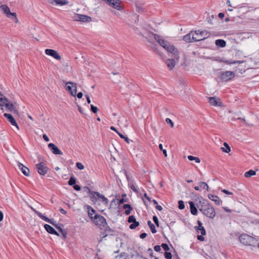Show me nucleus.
<instances>
[{"instance_id": "f257e3e1", "label": "nucleus", "mask_w": 259, "mask_h": 259, "mask_svg": "<svg viewBox=\"0 0 259 259\" xmlns=\"http://www.w3.org/2000/svg\"><path fill=\"white\" fill-rule=\"evenodd\" d=\"M154 38L160 46L162 47L167 52L172 53L175 59L179 58V52L173 45H171L168 41L163 39L160 36L157 34L154 35Z\"/></svg>"}, {"instance_id": "f03ea898", "label": "nucleus", "mask_w": 259, "mask_h": 259, "mask_svg": "<svg viewBox=\"0 0 259 259\" xmlns=\"http://www.w3.org/2000/svg\"><path fill=\"white\" fill-rule=\"evenodd\" d=\"M200 211L204 215L210 219H213L215 216V211L213 207L208 202L204 200L200 207L197 206Z\"/></svg>"}, {"instance_id": "7ed1b4c3", "label": "nucleus", "mask_w": 259, "mask_h": 259, "mask_svg": "<svg viewBox=\"0 0 259 259\" xmlns=\"http://www.w3.org/2000/svg\"><path fill=\"white\" fill-rule=\"evenodd\" d=\"M209 36L210 33L207 31L198 30L192 34V39L193 41H199L208 38Z\"/></svg>"}, {"instance_id": "20e7f679", "label": "nucleus", "mask_w": 259, "mask_h": 259, "mask_svg": "<svg viewBox=\"0 0 259 259\" xmlns=\"http://www.w3.org/2000/svg\"><path fill=\"white\" fill-rule=\"evenodd\" d=\"M239 239L241 243L243 244L244 245L249 246L253 245L256 241L254 237L247 234H241L239 236Z\"/></svg>"}, {"instance_id": "39448f33", "label": "nucleus", "mask_w": 259, "mask_h": 259, "mask_svg": "<svg viewBox=\"0 0 259 259\" xmlns=\"http://www.w3.org/2000/svg\"><path fill=\"white\" fill-rule=\"evenodd\" d=\"M89 196L91 200L94 203H96L98 200L100 199H101L103 203L106 204L108 203V199L98 192L92 191L91 193L89 194Z\"/></svg>"}, {"instance_id": "423d86ee", "label": "nucleus", "mask_w": 259, "mask_h": 259, "mask_svg": "<svg viewBox=\"0 0 259 259\" xmlns=\"http://www.w3.org/2000/svg\"><path fill=\"white\" fill-rule=\"evenodd\" d=\"M0 9L1 11L3 12V13L5 14L8 18L13 20L16 23H17L18 22V19L17 18L16 13L15 12H11L10 8L8 7V6L6 5H2L0 6Z\"/></svg>"}, {"instance_id": "0eeeda50", "label": "nucleus", "mask_w": 259, "mask_h": 259, "mask_svg": "<svg viewBox=\"0 0 259 259\" xmlns=\"http://www.w3.org/2000/svg\"><path fill=\"white\" fill-rule=\"evenodd\" d=\"M39 158L40 162L35 165V168L39 175L44 176L47 174L48 167L47 166L46 164L42 161L43 158H42L40 155Z\"/></svg>"}, {"instance_id": "6e6552de", "label": "nucleus", "mask_w": 259, "mask_h": 259, "mask_svg": "<svg viewBox=\"0 0 259 259\" xmlns=\"http://www.w3.org/2000/svg\"><path fill=\"white\" fill-rule=\"evenodd\" d=\"M92 221L100 229H104L107 223L105 218L100 214H95Z\"/></svg>"}, {"instance_id": "1a4fd4ad", "label": "nucleus", "mask_w": 259, "mask_h": 259, "mask_svg": "<svg viewBox=\"0 0 259 259\" xmlns=\"http://www.w3.org/2000/svg\"><path fill=\"white\" fill-rule=\"evenodd\" d=\"M234 76L235 73L233 71H226L221 72L219 78L222 81H228L234 78Z\"/></svg>"}, {"instance_id": "9d476101", "label": "nucleus", "mask_w": 259, "mask_h": 259, "mask_svg": "<svg viewBox=\"0 0 259 259\" xmlns=\"http://www.w3.org/2000/svg\"><path fill=\"white\" fill-rule=\"evenodd\" d=\"M5 107L8 111L9 112H12L14 113H17V110L16 109L13 103L9 102V100L7 98V101H4L2 103L0 104V107L1 110H4V107Z\"/></svg>"}, {"instance_id": "9b49d317", "label": "nucleus", "mask_w": 259, "mask_h": 259, "mask_svg": "<svg viewBox=\"0 0 259 259\" xmlns=\"http://www.w3.org/2000/svg\"><path fill=\"white\" fill-rule=\"evenodd\" d=\"M66 87L67 90L72 96H76V94L77 92V84L76 83L69 81L66 83Z\"/></svg>"}, {"instance_id": "f8f14e48", "label": "nucleus", "mask_w": 259, "mask_h": 259, "mask_svg": "<svg viewBox=\"0 0 259 259\" xmlns=\"http://www.w3.org/2000/svg\"><path fill=\"white\" fill-rule=\"evenodd\" d=\"M45 53L48 55L53 57L57 60H60L61 57L59 53L55 50L53 49H47L45 50Z\"/></svg>"}, {"instance_id": "ddd939ff", "label": "nucleus", "mask_w": 259, "mask_h": 259, "mask_svg": "<svg viewBox=\"0 0 259 259\" xmlns=\"http://www.w3.org/2000/svg\"><path fill=\"white\" fill-rule=\"evenodd\" d=\"M74 19L75 21H79L82 22H89L92 20L91 17L88 16L78 14L75 15Z\"/></svg>"}, {"instance_id": "4468645a", "label": "nucleus", "mask_w": 259, "mask_h": 259, "mask_svg": "<svg viewBox=\"0 0 259 259\" xmlns=\"http://www.w3.org/2000/svg\"><path fill=\"white\" fill-rule=\"evenodd\" d=\"M106 3L113 8L117 10L121 11L123 9V6L121 5V1H106Z\"/></svg>"}, {"instance_id": "2eb2a0df", "label": "nucleus", "mask_w": 259, "mask_h": 259, "mask_svg": "<svg viewBox=\"0 0 259 259\" xmlns=\"http://www.w3.org/2000/svg\"><path fill=\"white\" fill-rule=\"evenodd\" d=\"M136 11L140 13L147 12L145 4L141 3V1H136L135 3Z\"/></svg>"}, {"instance_id": "dca6fc26", "label": "nucleus", "mask_w": 259, "mask_h": 259, "mask_svg": "<svg viewBox=\"0 0 259 259\" xmlns=\"http://www.w3.org/2000/svg\"><path fill=\"white\" fill-rule=\"evenodd\" d=\"M48 148L54 154L63 155L62 152L61 150H60L58 147L54 143L49 144Z\"/></svg>"}, {"instance_id": "f3484780", "label": "nucleus", "mask_w": 259, "mask_h": 259, "mask_svg": "<svg viewBox=\"0 0 259 259\" xmlns=\"http://www.w3.org/2000/svg\"><path fill=\"white\" fill-rule=\"evenodd\" d=\"M4 116L8 119L12 125L15 126L17 130H19V126L14 117L9 113H4Z\"/></svg>"}, {"instance_id": "a211bd4d", "label": "nucleus", "mask_w": 259, "mask_h": 259, "mask_svg": "<svg viewBox=\"0 0 259 259\" xmlns=\"http://www.w3.org/2000/svg\"><path fill=\"white\" fill-rule=\"evenodd\" d=\"M18 166L19 169L21 171L25 176L28 177L29 176V169L24 166L22 163L18 162Z\"/></svg>"}, {"instance_id": "6ab92c4d", "label": "nucleus", "mask_w": 259, "mask_h": 259, "mask_svg": "<svg viewBox=\"0 0 259 259\" xmlns=\"http://www.w3.org/2000/svg\"><path fill=\"white\" fill-rule=\"evenodd\" d=\"M209 102L212 106H220L221 102L220 98L215 97H209Z\"/></svg>"}, {"instance_id": "aec40b11", "label": "nucleus", "mask_w": 259, "mask_h": 259, "mask_svg": "<svg viewBox=\"0 0 259 259\" xmlns=\"http://www.w3.org/2000/svg\"><path fill=\"white\" fill-rule=\"evenodd\" d=\"M197 224L198 225V226H196L195 227V229L196 230V231L198 233H199V231H200V233L202 235H206V231H205L204 227L202 226V223L201 222V221H199V220H198L197 221Z\"/></svg>"}, {"instance_id": "412c9836", "label": "nucleus", "mask_w": 259, "mask_h": 259, "mask_svg": "<svg viewBox=\"0 0 259 259\" xmlns=\"http://www.w3.org/2000/svg\"><path fill=\"white\" fill-rule=\"evenodd\" d=\"M44 228L50 234L56 235L58 236H60V234L55 230L54 228L48 224H45Z\"/></svg>"}, {"instance_id": "4be33fe9", "label": "nucleus", "mask_w": 259, "mask_h": 259, "mask_svg": "<svg viewBox=\"0 0 259 259\" xmlns=\"http://www.w3.org/2000/svg\"><path fill=\"white\" fill-rule=\"evenodd\" d=\"M190 205V212L193 215H197L198 213V210L197 207L195 205V203L193 201L189 202Z\"/></svg>"}, {"instance_id": "5701e85b", "label": "nucleus", "mask_w": 259, "mask_h": 259, "mask_svg": "<svg viewBox=\"0 0 259 259\" xmlns=\"http://www.w3.org/2000/svg\"><path fill=\"white\" fill-rule=\"evenodd\" d=\"M208 197L209 199L214 201L216 205H220L221 200L218 196L209 194L208 195Z\"/></svg>"}, {"instance_id": "b1692460", "label": "nucleus", "mask_w": 259, "mask_h": 259, "mask_svg": "<svg viewBox=\"0 0 259 259\" xmlns=\"http://www.w3.org/2000/svg\"><path fill=\"white\" fill-rule=\"evenodd\" d=\"M165 64L168 68L172 69L176 65L175 60L174 59H167L166 60Z\"/></svg>"}, {"instance_id": "393cba45", "label": "nucleus", "mask_w": 259, "mask_h": 259, "mask_svg": "<svg viewBox=\"0 0 259 259\" xmlns=\"http://www.w3.org/2000/svg\"><path fill=\"white\" fill-rule=\"evenodd\" d=\"M52 6H64L68 4V1H50Z\"/></svg>"}, {"instance_id": "a878e982", "label": "nucleus", "mask_w": 259, "mask_h": 259, "mask_svg": "<svg viewBox=\"0 0 259 259\" xmlns=\"http://www.w3.org/2000/svg\"><path fill=\"white\" fill-rule=\"evenodd\" d=\"M215 45L221 48H224L226 46V42L223 39H219L215 40Z\"/></svg>"}, {"instance_id": "bb28decb", "label": "nucleus", "mask_w": 259, "mask_h": 259, "mask_svg": "<svg viewBox=\"0 0 259 259\" xmlns=\"http://www.w3.org/2000/svg\"><path fill=\"white\" fill-rule=\"evenodd\" d=\"M193 33V31H191L190 33L187 34L186 35H184L183 36V40L187 42H190L193 41L192 39V33Z\"/></svg>"}, {"instance_id": "cd10ccee", "label": "nucleus", "mask_w": 259, "mask_h": 259, "mask_svg": "<svg viewBox=\"0 0 259 259\" xmlns=\"http://www.w3.org/2000/svg\"><path fill=\"white\" fill-rule=\"evenodd\" d=\"M42 220H43L45 221L46 222H47L52 224L54 226H56V225L57 224L56 223V222L54 220V219H50L48 218H47V217H45V215L44 216H42Z\"/></svg>"}, {"instance_id": "c85d7f7f", "label": "nucleus", "mask_w": 259, "mask_h": 259, "mask_svg": "<svg viewBox=\"0 0 259 259\" xmlns=\"http://www.w3.org/2000/svg\"><path fill=\"white\" fill-rule=\"evenodd\" d=\"M147 224L148 225V226L149 227L150 229V230L151 231V232L153 233V234H155L156 233L157 231L156 230V228H155V225L151 222V221H148L147 222Z\"/></svg>"}, {"instance_id": "c756f323", "label": "nucleus", "mask_w": 259, "mask_h": 259, "mask_svg": "<svg viewBox=\"0 0 259 259\" xmlns=\"http://www.w3.org/2000/svg\"><path fill=\"white\" fill-rule=\"evenodd\" d=\"M88 215L92 220H93L94 217L93 215L95 213V210L90 206H88Z\"/></svg>"}, {"instance_id": "7c9ffc66", "label": "nucleus", "mask_w": 259, "mask_h": 259, "mask_svg": "<svg viewBox=\"0 0 259 259\" xmlns=\"http://www.w3.org/2000/svg\"><path fill=\"white\" fill-rule=\"evenodd\" d=\"M131 258L137 259L138 258H144V256L140 255L137 251H135L134 253L131 255Z\"/></svg>"}, {"instance_id": "2f4dec72", "label": "nucleus", "mask_w": 259, "mask_h": 259, "mask_svg": "<svg viewBox=\"0 0 259 259\" xmlns=\"http://www.w3.org/2000/svg\"><path fill=\"white\" fill-rule=\"evenodd\" d=\"M224 146L225 147V148H224V147L221 148V149L223 152L227 153H228L229 152H230L231 148H230V146H229V145L226 142L224 143Z\"/></svg>"}, {"instance_id": "473e14b6", "label": "nucleus", "mask_w": 259, "mask_h": 259, "mask_svg": "<svg viewBox=\"0 0 259 259\" xmlns=\"http://www.w3.org/2000/svg\"><path fill=\"white\" fill-rule=\"evenodd\" d=\"M104 229H101V230H103L105 231L106 232H108L109 234L111 235H113V233H114V230L110 228L106 223V226H104Z\"/></svg>"}, {"instance_id": "72a5a7b5", "label": "nucleus", "mask_w": 259, "mask_h": 259, "mask_svg": "<svg viewBox=\"0 0 259 259\" xmlns=\"http://www.w3.org/2000/svg\"><path fill=\"white\" fill-rule=\"evenodd\" d=\"M255 174H256V172L255 171H254L253 170H249L245 173L244 176L246 178H249L252 176H254L255 175Z\"/></svg>"}, {"instance_id": "f704fd0d", "label": "nucleus", "mask_w": 259, "mask_h": 259, "mask_svg": "<svg viewBox=\"0 0 259 259\" xmlns=\"http://www.w3.org/2000/svg\"><path fill=\"white\" fill-rule=\"evenodd\" d=\"M76 182V178L73 176L70 178L68 182V184L70 186H73L75 184Z\"/></svg>"}, {"instance_id": "c9c22d12", "label": "nucleus", "mask_w": 259, "mask_h": 259, "mask_svg": "<svg viewBox=\"0 0 259 259\" xmlns=\"http://www.w3.org/2000/svg\"><path fill=\"white\" fill-rule=\"evenodd\" d=\"M188 159L190 161L194 160L195 161V162H196V163H200V159L198 157H194V156H192V155H189L188 156Z\"/></svg>"}, {"instance_id": "e433bc0d", "label": "nucleus", "mask_w": 259, "mask_h": 259, "mask_svg": "<svg viewBox=\"0 0 259 259\" xmlns=\"http://www.w3.org/2000/svg\"><path fill=\"white\" fill-rule=\"evenodd\" d=\"M139 225V222H137V221H135V222H133V223L130 225L129 228L133 230L136 228L137 227H138Z\"/></svg>"}, {"instance_id": "4c0bfd02", "label": "nucleus", "mask_w": 259, "mask_h": 259, "mask_svg": "<svg viewBox=\"0 0 259 259\" xmlns=\"http://www.w3.org/2000/svg\"><path fill=\"white\" fill-rule=\"evenodd\" d=\"M199 186L203 189H206L207 191H208L209 187L206 183L201 182L199 183Z\"/></svg>"}, {"instance_id": "58836bf2", "label": "nucleus", "mask_w": 259, "mask_h": 259, "mask_svg": "<svg viewBox=\"0 0 259 259\" xmlns=\"http://www.w3.org/2000/svg\"><path fill=\"white\" fill-rule=\"evenodd\" d=\"M227 4H228V6L233 8H234V9H237V8H240L239 6V5H237L236 4H234V3H231V1H227Z\"/></svg>"}, {"instance_id": "ea45409f", "label": "nucleus", "mask_w": 259, "mask_h": 259, "mask_svg": "<svg viewBox=\"0 0 259 259\" xmlns=\"http://www.w3.org/2000/svg\"><path fill=\"white\" fill-rule=\"evenodd\" d=\"M58 231L61 232V230H63L64 225L62 224L58 223L56 226H54Z\"/></svg>"}, {"instance_id": "a19ab883", "label": "nucleus", "mask_w": 259, "mask_h": 259, "mask_svg": "<svg viewBox=\"0 0 259 259\" xmlns=\"http://www.w3.org/2000/svg\"><path fill=\"white\" fill-rule=\"evenodd\" d=\"M178 207L180 209H183L185 208L184 202L183 200H179L178 201Z\"/></svg>"}, {"instance_id": "79ce46f5", "label": "nucleus", "mask_w": 259, "mask_h": 259, "mask_svg": "<svg viewBox=\"0 0 259 259\" xmlns=\"http://www.w3.org/2000/svg\"><path fill=\"white\" fill-rule=\"evenodd\" d=\"M118 135L121 139H124L126 142V143L128 144L130 143V140L127 137H125L123 134H122L120 133H118Z\"/></svg>"}, {"instance_id": "37998d69", "label": "nucleus", "mask_w": 259, "mask_h": 259, "mask_svg": "<svg viewBox=\"0 0 259 259\" xmlns=\"http://www.w3.org/2000/svg\"><path fill=\"white\" fill-rule=\"evenodd\" d=\"M164 257L166 259H171L172 258V254L170 252L165 251L164 253Z\"/></svg>"}, {"instance_id": "c03bdc74", "label": "nucleus", "mask_w": 259, "mask_h": 259, "mask_svg": "<svg viewBox=\"0 0 259 259\" xmlns=\"http://www.w3.org/2000/svg\"><path fill=\"white\" fill-rule=\"evenodd\" d=\"M159 148L160 150H161L163 152V154H164L165 157H167V151L165 149H163V146L161 144H160L159 145Z\"/></svg>"}, {"instance_id": "a18cd8bd", "label": "nucleus", "mask_w": 259, "mask_h": 259, "mask_svg": "<svg viewBox=\"0 0 259 259\" xmlns=\"http://www.w3.org/2000/svg\"><path fill=\"white\" fill-rule=\"evenodd\" d=\"M135 221H136V219L135 216H134V215H130L128 217V220H127V222L129 223H133L134 222H135Z\"/></svg>"}, {"instance_id": "49530a36", "label": "nucleus", "mask_w": 259, "mask_h": 259, "mask_svg": "<svg viewBox=\"0 0 259 259\" xmlns=\"http://www.w3.org/2000/svg\"><path fill=\"white\" fill-rule=\"evenodd\" d=\"M153 221L156 225V226L158 227L159 226V221L158 218L156 215L153 217Z\"/></svg>"}, {"instance_id": "de8ad7c7", "label": "nucleus", "mask_w": 259, "mask_h": 259, "mask_svg": "<svg viewBox=\"0 0 259 259\" xmlns=\"http://www.w3.org/2000/svg\"><path fill=\"white\" fill-rule=\"evenodd\" d=\"M4 101H7V98L0 92V104Z\"/></svg>"}, {"instance_id": "09e8293b", "label": "nucleus", "mask_w": 259, "mask_h": 259, "mask_svg": "<svg viewBox=\"0 0 259 259\" xmlns=\"http://www.w3.org/2000/svg\"><path fill=\"white\" fill-rule=\"evenodd\" d=\"M76 166L80 170H82L84 168V165L81 162H77Z\"/></svg>"}, {"instance_id": "8fccbe9b", "label": "nucleus", "mask_w": 259, "mask_h": 259, "mask_svg": "<svg viewBox=\"0 0 259 259\" xmlns=\"http://www.w3.org/2000/svg\"><path fill=\"white\" fill-rule=\"evenodd\" d=\"M32 210L40 218L42 219V216H44L41 212L36 210L35 209L32 208Z\"/></svg>"}, {"instance_id": "3c124183", "label": "nucleus", "mask_w": 259, "mask_h": 259, "mask_svg": "<svg viewBox=\"0 0 259 259\" xmlns=\"http://www.w3.org/2000/svg\"><path fill=\"white\" fill-rule=\"evenodd\" d=\"M161 246L165 251H167L169 250V247H168V245L166 243H162Z\"/></svg>"}, {"instance_id": "603ef678", "label": "nucleus", "mask_w": 259, "mask_h": 259, "mask_svg": "<svg viewBox=\"0 0 259 259\" xmlns=\"http://www.w3.org/2000/svg\"><path fill=\"white\" fill-rule=\"evenodd\" d=\"M91 110L94 113H96L97 112V111H98V109L97 107L94 106L93 105H91Z\"/></svg>"}, {"instance_id": "864d4df0", "label": "nucleus", "mask_w": 259, "mask_h": 259, "mask_svg": "<svg viewBox=\"0 0 259 259\" xmlns=\"http://www.w3.org/2000/svg\"><path fill=\"white\" fill-rule=\"evenodd\" d=\"M124 175H125L126 178L128 182V184H131V181H132V180L130 178V175H128V174L127 173V172L126 170L124 171Z\"/></svg>"}, {"instance_id": "5fc2aeb1", "label": "nucleus", "mask_w": 259, "mask_h": 259, "mask_svg": "<svg viewBox=\"0 0 259 259\" xmlns=\"http://www.w3.org/2000/svg\"><path fill=\"white\" fill-rule=\"evenodd\" d=\"M119 257L120 258H121V257H124V259H126L127 257V254L124 252H121L119 255ZM118 257V256H116V258H117Z\"/></svg>"}, {"instance_id": "6e6d98bb", "label": "nucleus", "mask_w": 259, "mask_h": 259, "mask_svg": "<svg viewBox=\"0 0 259 259\" xmlns=\"http://www.w3.org/2000/svg\"><path fill=\"white\" fill-rule=\"evenodd\" d=\"M165 121L167 123L169 124L171 127H172L174 126V123L170 118H166Z\"/></svg>"}, {"instance_id": "4d7b16f0", "label": "nucleus", "mask_w": 259, "mask_h": 259, "mask_svg": "<svg viewBox=\"0 0 259 259\" xmlns=\"http://www.w3.org/2000/svg\"><path fill=\"white\" fill-rule=\"evenodd\" d=\"M123 208L124 209H133V207H132V206L129 204H123Z\"/></svg>"}, {"instance_id": "13d9d810", "label": "nucleus", "mask_w": 259, "mask_h": 259, "mask_svg": "<svg viewBox=\"0 0 259 259\" xmlns=\"http://www.w3.org/2000/svg\"><path fill=\"white\" fill-rule=\"evenodd\" d=\"M61 233L64 239H66L67 237V231L65 230H61Z\"/></svg>"}, {"instance_id": "bf43d9fd", "label": "nucleus", "mask_w": 259, "mask_h": 259, "mask_svg": "<svg viewBox=\"0 0 259 259\" xmlns=\"http://www.w3.org/2000/svg\"><path fill=\"white\" fill-rule=\"evenodd\" d=\"M83 192L88 193L89 194L91 193L92 191L88 187H84L83 188Z\"/></svg>"}, {"instance_id": "052dcab7", "label": "nucleus", "mask_w": 259, "mask_h": 259, "mask_svg": "<svg viewBox=\"0 0 259 259\" xmlns=\"http://www.w3.org/2000/svg\"><path fill=\"white\" fill-rule=\"evenodd\" d=\"M154 250L156 252H159L161 250V246L159 245H155L154 247Z\"/></svg>"}, {"instance_id": "680f3d73", "label": "nucleus", "mask_w": 259, "mask_h": 259, "mask_svg": "<svg viewBox=\"0 0 259 259\" xmlns=\"http://www.w3.org/2000/svg\"><path fill=\"white\" fill-rule=\"evenodd\" d=\"M130 188L132 190H133L136 193H138V190H137V189H136L134 186V184H131L130 185Z\"/></svg>"}, {"instance_id": "e2e57ef3", "label": "nucleus", "mask_w": 259, "mask_h": 259, "mask_svg": "<svg viewBox=\"0 0 259 259\" xmlns=\"http://www.w3.org/2000/svg\"><path fill=\"white\" fill-rule=\"evenodd\" d=\"M203 236L204 235H202V234L201 235H198L197 237V239L200 241H203L204 240Z\"/></svg>"}, {"instance_id": "0e129e2a", "label": "nucleus", "mask_w": 259, "mask_h": 259, "mask_svg": "<svg viewBox=\"0 0 259 259\" xmlns=\"http://www.w3.org/2000/svg\"><path fill=\"white\" fill-rule=\"evenodd\" d=\"M222 192H223L225 194H228V195H232L233 193L231 192H230L226 189H223L222 190Z\"/></svg>"}, {"instance_id": "69168bd1", "label": "nucleus", "mask_w": 259, "mask_h": 259, "mask_svg": "<svg viewBox=\"0 0 259 259\" xmlns=\"http://www.w3.org/2000/svg\"><path fill=\"white\" fill-rule=\"evenodd\" d=\"M74 189L76 191H79L80 190V187L78 185H74L73 186Z\"/></svg>"}, {"instance_id": "338daca9", "label": "nucleus", "mask_w": 259, "mask_h": 259, "mask_svg": "<svg viewBox=\"0 0 259 259\" xmlns=\"http://www.w3.org/2000/svg\"><path fill=\"white\" fill-rule=\"evenodd\" d=\"M42 138L46 142H49L50 141L49 137L46 134H44L42 135Z\"/></svg>"}, {"instance_id": "774afa93", "label": "nucleus", "mask_w": 259, "mask_h": 259, "mask_svg": "<svg viewBox=\"0 0 259 259\" xmlns=\"http://www.w3.org/2000/svg\"><path fill=\"white\" fill-rule=\"evenodd\" d=\"M147 234L146 233H142L140 234V237L141 239H144L146 237Z\"/></svg>"}]
</instances>
